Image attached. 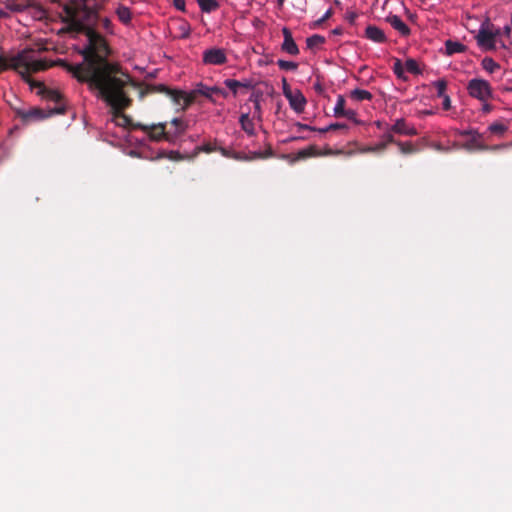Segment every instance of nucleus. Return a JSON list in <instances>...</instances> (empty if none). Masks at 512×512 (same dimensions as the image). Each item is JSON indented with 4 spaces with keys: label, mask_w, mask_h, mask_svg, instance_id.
<instances>
[{
    "label": "nucleus",
    "mask_w": 512,
    "mask_h": 512,
    "mask_svg": "<svg viewBox=\"0 0 512 512\" xmlns=\"http://www.w3.org/2000/svg\"><path fill=\"white\" fill-rule=\"evenodd\" d=\"M62 8L65 15L61 21L66 27L61 31L83 34L86 43L78 50L83 58L81 63L70 64L57 59L55 65L64 68L77 81L86 83L90 91L111 107L115 117H124L123 111L132 105L127 87L137 88L139 85L120 64L109 61L111 49L98 30V11L89 6L87 0H70Z\"/></svg>",
    "instance_id": "obj_1"
},
{
    "label": "nucleus",
    "mask_w": 512,
    "mask_h": 512,
    "mask_svg": "<svg viewBox=\"0 0 512 512\" xmlns=\"http://www.w3.org/2000/svg\"><path fill=\"white\" fill-rule=\"evenodd\" d=\"M52 66H56L54 61L37 58L33 49H24L10 59L0 56V73L13 69L25 82L30 81L31 74L45 71Z\"/></svg>",
    "instance_id": "obj_2"
},
{
    "label": "nucleus",
    "mask_w": 512,
    "mask_h": 512,
    "mask_svg": "<svg viewBox=\"0 0 512 512\" xmlns=\"http://www.w3.org/2000/svg\"><path fill=\"white\" fill-rule=\"evenodd\" d=\"M65 112H66V108H64L63 106L55 107V108L49 110L48 112L44 111L41 108H37V107H31L29 109H22V108L15 109L16 116L19 117L24 123H28V122L36 121V120H43V119L48 118L54 114L62 115V114H65Z\"/></svg>",
    "instance_id": "obj_3"
},
{
    "label": "nucleus",
    "mask_w": 512,
    "mask_h": 512,
    "mask_svg": "<svg viewBox=\"0 0 512 512\" xmlns=\"http://www.w3.org/2000/svg\"><path fill=\"white\" fill-rule=\"evenodd\" d=\"M136 128L146 132L149 138L153 141L165 140L169 143H174V136L170 132L166 131V123L152 125L138 123Z\"/></svg>",
    "instance_id": "obj_4"
},
{
    "label": "nucleus",
    "mask_w": 512,
    "mask_h": 512,
    "mask_svg": "<svg viewBox=\"0 0 512 512\" xmlns=\"http://www.w3.org/2000/svg\"><path fill=\"white\" fill-rule=\"evenodd\" d=\"M147 93H164L166 94L172 102L179 106V110L182 111V99H183V91L182 90H176L171 89L163 84H153L148 85L146 88V91H141L140 97H144Z\"/></svg>",
    "instance_id": "obj_5"
},
{
    "label": "nucleus",
    "mask_w": 512,
    "mask_h": 512,
    "mask_svg": "<svg viewBox=\"0 0 512 512\" xmlns=\"http://www.w3.org/2000/svg\"><path fill=\"white\" fill-rule=\"evenodd\" d=\"M489 22H485L481 25L478 34L476 36L477 44L486 49L493 50L495 49L496 38L501 35L500 29H497L495 32L488 29Z\"/></svg>",
    "instance_id": "obj_6"
},
{
    "label": "nucleus",
    "mask_w": 512,
    "mask_h": 512,
    "mask_svg": "<svg viewBox=\"0 0 512 512\" xmlns=\"http://www.w3.org/2000/svg\"><path fill=\"white\" fill-rule=\"evenodd\" d=\"M469 95L481 101L487 100L491 95V88L487 81L482 79H472L467 86Z\"/></svg>",
    "instance_id": "obj_7"
},
{
    "label": "nucleus",
    "mask_w": 512,
    "mask_h": 512,
    "mask_svg": "<svg viewBox=\"0 0 512 512\" xmlns=\"http://www.w3.org/2000/svg\"><path fill=\"white\" fill-rule=\"evenodd\" d=\"M26 83H28L31 88H39L38 94L47 100L55 102L57 104L56 107L63 106L65 108V105L62 103L63 96L58 91L47 88L42 82L35 81L31 77L30 81H26Z\"/></svg>",
    "instance_id": "obj_8"
},
{
    "label": "nucleus",
    "mask_w": 512,
    "mask_h": 512,
    "mask_svg": "<svg viewBox=\"0 0 512 512\" xmlns=\"http://www.w3.org/2000/svg\"><path fill=\"white\" fill-rule=\"evenodd\" d=\"M197 95H202L209 100L214 101L210 87L200 84L195 90L189 93L183 91L182 111L186 110L192 103L195 102Z\"/></svg>",
    "instance_id": "obj_9"
},
{
    "label": "nucleus",
    "mask_w": 512,
    "mask_h": 512,
    "mask_svg": "<svg viewBox=\"0 0 512 512\" xmlns=\"http://www.w3.org/2000/svg\"><path fill=\"white\" fill-rule=\"evenodd\" d=\"M4 4L11 12H23L30 7H34L41 13V15L45 14V10L37 5L33 0H6Z\"/></svg>",
    "instance_id": "obj_10"
},
{
    "label": "nucleus",
    "mask_w": 512,
    "mask_h": 512,
    "mask_svg": "<svg viewBox=\"0 0 512 512\" xmlns=\"http://www.w3.org/2000/svg\"><path fill=\"white\" fill-rule=\"evenodd\" d=\"M203 62L207 65H222L227 62V56L221 48H210L203 52Z\"/></svg>",
    "instance_id": "obj_11"
},
{
    "label": "nucleus",
    "mask_w": 512,
    "mask_h": 512,
    "mask_svg": "<svg viewBox=\"0 0 512 512\" xmlns=\"http://www.w3.org/2000/svg\"><path fill=\"white\" fill-rule=\"evenodd\" d=\"M272 156H273V150L270 145L268 146L267 150H265L264 152L254 151V152H249L248 154L241 153V152L232 154V158H234L236 160H241V161H252V160H256V159H266V158H269Z\"/></svg>",
    "instance_id": "obj_12"
},
{
    "label": "nucleus",
    "mask_w": 512,
    "mask_h": 512,
    "mask_svg": "<svg viewBox=\"0 0 512 512\" xmlns=\"http://www.w3.org/2000/svg\"><path fill=\"white\" fill-rule=\"evenodd\" d=\"M282 34L284 41L282 43L281 49L290 55L299 54V48L292 37L291 31L287 27H284L282 29Z\"/></svg>",
    "instance_id": "obj_13"
},
{
    "label": "nucleus",
    "mask_w": 512,
    "mask_h": 512,
    "mask_svg": "<svg viewBox=\"0 0 512 512\" xmlns=\"http://www.w3.org/2000/svg\"><path fill=\"white\" fill-rule=\"evenodd\" d=\"M289 101L290 107L296 113H302L306 105V98L300 90H295L292 94L287 95L286 98Z\"/></svg>",
    "instance_id": "obj_14"
},
{
    "label": "nucleus",
    "mask_w": 512,
    "mask_h": 512,
    "mask_svg": "<svg viewBox=\"0 0 512 512\" xmlns=\"http://www.w3.org/2000/svg\"><path fill=\"white\" fill-rule=\"evenodd\" d=\"M466 150H487L488 146L482 142V135L477 131L468 138V140L462 145Z\"/></svg>",
    "instance_id": "obj_15"
},
{
    "label": "nucleus",
    "mask_w": 512,
    "mask_h": 512,
    "mask_svg": "<svg viewBox=\"0 0 512 512\" xmlns=\"http://www.w3.org/2000/svg\"><path fill=\"white\" fill-rule=\"evenodd\" d=\"M390 131L407 136H413L417 134V130L413 126H409L407 122L402 118L395 121V123L391 126Z\"/></svg>",
    "instance_id": "obj_16"
},
{
    "label": "nucleus",
    "mask_w": 512,
    "mask_h": 512,
    "mask_svg": "<svg viewBox=\"0 0 512 512\" xmlns=\"http://www.w3.org/2000/svg\"><path fill=\"white\" fill-rule=\"evenodd\" d=\"M386 20L402 36L410 35L409 27L401 20V18L399 16L391 15V16H388Z\"/></svg>",
    "instance_id": "obj_17"
},
{
    "label": "nucleus",
    "mask_w": 512,
    "mask_h": 512,
    "mask_svg": "<svg viewBox=\"0 0 512 512\" xmlns=\"http://www.w3.org/2000/svg\"><path fill=\"white\" fill-rule=\"evenodd\" d=\"M365 35L368 39L377 43H383L386 40L384 32L380 28L373 25H369L366 28Z\"/></svg>",
    "instance_id": "obj_18"
},
{
    "label": "nucleus",
    "mask_w": 512,
    "mask_h": 512,
    "mask_svg": "<svg viewBox=\"0 0 512 512\" xmlns=\"http://www.w3.org/2000/svg\"><path fill=\"white\" fill-rule=\"evenodd\" d=\"M445 49H446V54L448 56H451L456 53L465 52L467 47L460 42L447 40V41H445Z\"/></svg>",
    "instance_id": "obj_19"
},
{
    "label": "nucleus",
    "mask_w": 512,
    "mask_h": 512,
    "mask_svg": "<svg viewBox=\"0 0 512 512\" xmlns=\"http://www.w3.org/2000/svg\"><path fill=\"white\" fill-rule=\"evenodd\" d=\"M241 128L250 136L254 135L255 128L253 120L250 118L249 113H243L239 119Z\"/></svg>",
    "instance_id": "obj_20"
},
{
    "label": "nucleus",
    "mask_w": 512,
    "mask_h": 512,
    "mask_svg": "<svg viewBox=\"0 0 512 512\" xmlns=\"http://www.w3.org/2000/svg\"><path fill=\"white\" fill-rule=\"evenodd\" d=\"M116 14H117L119 20L123 24H125V25L130 24L131 19H132V14H131L130 9L127 6L119 5L118 8L116 9Z\"/></svg>",
    "instance_id": "obj_21"
},
{
    "label": "nucleus",
    "mask_w": 512,
    "mask_h": 512,
    "mask_svg": "<svg viewBox=\"0 0 512 512\" xmlns=\"http://www.w3.org/2000/svg\"><path fill=\"white\" fill-rule=\"evenodd\" d=\"M171 124L175 126V132L172 134L174 136V141L176 137L185 133L188 128L187 122L183 121L181 118H174L171 121Z\"/></svg>",
    "instance_id": "obj_22"
},
{
    "label": "nucleus",
    "mask_w": 512,
    "mask_h": 512,
    "mask_svg": "<svg viewBox=\"0 0 512 512\" xmlns=\"http://www.w3.org/2000/svg\"><path fill=\"white\" fill-rule=\"evenodd\" d=\"M201 10L206 13L213 12L219 8V3L216 0H197Z\"/></svg>",
    "instance_id": "obj_23"
},
{
    "label": "nucleus",
    "mask_w": 512,
    "mask_h": 512,
    "mask_svg": "<svg viewBox=\"0 0 512 512\" xmlns=\"http://www.w3.org/2000/svg\"><path fill=\"white\" fill-rule=\"evenodd\" d=\"M350 97H351V99L356 100V101H364V100H371L373 96L367 90L354 89L350 92Z\"/></svg>",
    "instance_id": "obj_24"
},
{
    "label": "nucleus",
    "mask_w": 512,
    "mask_h": 512,
    "mask_svg": "<svg viewBox=\"0 0 512 512\" xmlns=\"http://www.w3.org/2000/svg\"><path fill=\"white\" fill-rule=\"evenodd\" d=\"M481 65L483 69H485L489 73H494L496 70L500 68V65L490 57H485L482 60Z\"/></svg>",
    "instance_id": "obj_25"
},
{
    "label": "nucleus",
    "mask_w": 512,
    "mask_h": 512,
    "mask_svg": "<svg viewBox=\"0 0 512 512\" xmlns=\"http://www.w3.org/2000/svg\"><path fill=\"white\" fill-rule=\"evenodd\" d=\"M325 42V38L321 35L315 34L308 37L306 40L307 47L313 49L314 47L320 46Z\"/></svg>",
    "instance_id": "obj_26"
},
{
    "label": "nucleus",
    "mask_w": 512,
    "mask_h": 512,
    "mask_svg": "<svg viewBox=\"0 0 512 512\" xmlns=\"http://www.w3.org/2000/svg\"><path fill=\"white\" fill-rule=\"evenodd\" d=\"M249 101L253 102L254 104V113H253V117L255 118H258L259 120L261 119V104H260V96L257 94H252L249 98Z\"/></svg>",
    "instance_id": "obj_27"
},
{
    "label": "nucleus",
    "mask_w": 512,
    "mask_h": 512,
    "mask_svg": "<svg viewBox=\"0 0 512 512\" xmlns=\"http://www.w3.org/2000/svg\"><path fill=\"white\" fill-rule=\"evenodd\" d=\"M102 28L106 33L113 34V24L111 20L107 17L100 18L98 20V28Z\"/></svg>",
    "instance_id": "obj_28"
},
{
    "label": "nucleus",
    "mask_w": 512,
    "mask_h": 512,
    "mask_svg": "<svg viewBox=\"0 0 512 512\" xmlns=\"http://www.w3.org/2000/svg\"><path fill=\"white\" fill-rule=\"evenodd\" d=\"M277 65L281 70H285V71H289V70L295 71L298 68V64L296 62L286 61V60H282V59H279L277 61Z\"/></svg>",
    "instance_id": "obj_29"
},
{
    "label": "nucleus",
    "mask_w": 512,
    "mask_h": 512,
    "mask_svg": "<svg viewBox=\"0 0 512 512\" xmlns=\"http://www.w3.org/2000/svg\"><path fill=\"white\" fill-rule=\"evenodd\" d=\"M217 151L216 143L207 142L195 148L196 154L200 152L211 153Z\"/></svg>",
    "instance_id": "obj_30"
},
{
    "label": "nucleus",
    "mask_w": 512,
    "mask_h": 512,
    "mask_svg": "<svg viewBox=\"0 0 512 512\" xmlns=\"http://www.w3.org/2000/svg\"><path fill=\"white\" fill-rule=\"evenodd\" d=\"M405 69L412 74H420L418 63L415 59L409 58L405 62Z\"/></svg>",
    "instance_id": "obj_31"
},
{
    "label": "nucleus",
    "mask_w": 512,
    "mask_h": 512,
    "mask_svg": "<svg viewBox=\"0 0 512 512\" xmlns=\"http://www.w3.org/2000/svg\"><path fill=\"white\" fill-rule=\"evenodd\" d=\"M405 66H403L400 59H395L394 65H393V72L399 79H406L404 74Z\"/></svg>",
    "instance_id": "obj_32"
},
{
    "label": "nucleus",
    "mask_w": 512,
    "mask_h": 512,
    "mask_svg": "<svg viewBox=\"0 0 512 512\" xmlns=\"http://www.w3.org/2000/svg\"><path fill=\"white\" fill-rule=\"evenodd\" d=\"M345 99L342 95H339L337 97V103L335 105V108H334V115L336 117H340L342 115V113L345 111Z\"/></svg>",
    "instance_id": "obj_33"
},
{
    "label": "nucleus",
    "mask_w": 512,
    "mask_h": 512,
    "mask_svg": "<svg viewBox=\"0 0 512 512\" xmlns=\"http://www.w3.org/2000/svg\"><path fill=\"white\" fill-rule=\"evenodd\" d=\"M507 129L508 128L506 125L499 122L492 123L489 126V131L493 134H503L505 131H507Z\"/></svg>",
    "instance_id": "obj_34"
},
{
    "label": "nucleus",
    "mask_w": 512,
    "mask_h": 512,
    "mask_svg": "<svg viewBox=\"0 0 512 512\" xmlns=\"http://www.w3.org/2000/svg\"><path fill=\"white\" fill-rule=\"evenodd\" d=\"M400 152L403 154H411L415 152L414 146L409 142H397Z\"/></svg>",
    "instance_id": "obj_35"
},
{
    "label": "nucleus",
    "mask_w": 512,
    "mask_h": 512,
    "mask_svg": "<svg viewBox=\"0 0 512 512\" xmlns=\"http://www.w3.org/2000/svg\"><path fill=\"white\" fill-rule=\"evenodd\" d=\"M435 87L437 89V96L438 97H442V96H445L447 95L445 92H446V88H447V83L445 80L441 79V80H438L435 82Z\"/></svg>",
    "instance_id": "obj_36"
},
{
    "label": "nucleus",
    "mask_w": 512,
    "mask_h": 512,
    "mask_svg": "<svg viewBox=\"0 0 512 512\" xmlns=\"http://www.w3.org/2000/svg\"><path fill=\"white\" fill-rule=\"evenodd\" d=\"M224 84L227 88H229L233 92L234 95L237 94V91L240 88L239 81L235 80V79H226L224 81Z\"/></svg>",
    "instance_id": "obj_37"
},
{
    "label": "nucleus",
    "mask_w": 512,
    "mask_h": 512,
    "mask_svg": "<svg viewBox=\"0 0 512 512\" xmlns=\"http://www.w3.org/2000/svg\"><path fill=\"white\" fill-rule=\"evenodd\" d=\"M180 31H181V37L182 38H187L190 36V33H191V29H190V26L188 23L186 22H182L180 24V27H179Z\"/></svg>",
    "instance_id": "obj_38"
},
{
    "label": "nucleus",
    "mask_w": 512,
    "mask_h": 512,
    "mask_svg": "<svg viewBox=\"0 0 512 512\" xmlns=\"http://www.w3.org/2000/svg\"><path fill=\"white\" fill-rule=\"evenodd\" d=\"M386 147H387V142L381 141L380 143L376 144L373 147H368L367 149H365V151H367V152L383 151Z\"/></svg>",
    "instance_id": "obj_39"
},
{
    "label": "nucleus",
    "mask_w": 512,
    "mask_h": 512,
    "mask_svg": "<svg viewBox=\"0 0 512 512\" xmlns=\"http://www.w3.org/2000/svg\"><path fill=\"white\" fill-rule=\"evenodd\" d=\"M282 88H283V94L286 98H287V95H290L294 92L291 90L290 85L288 84L286 78L282 79Z\"/></svg>",
    "instance_id": "obj_40"
},
{
    "label": "nucleus",
    "mask_w": 512,
    "mask_h": 512,
    "mask_svg": "<svg viewBox=\"0 0 512 512\" xmlns=\"http://www.w3.org/2000/svg\"><path fill=\"white\" fill-rule=\"evenodd\" d=\"M313 147H310L308 149H303V150H300L298 152V157L299 158H306V157H309L311 155H313Z\"/></svg>",
    "instance_id": "obj_41"
},
{
    "label": "nucleus",
    "mask_w": 512,
    "mask_h": 512,
    "mask_svg": "<svg viewBox=\"0 0 512 512\" xmlns=\"http://www.w3.org/2000/svg\"><path fill=\"white\" fill-rule=\"evenodd\" d=\"M240 88L252 89L254 88V83L252 80L245 79L243 81H239Z\"/></svg>",
    "instance_id": "obj_42"
},
{
    "label": "nucleus",
    "mask_w": 512,
    "mask_h": 512,
    "mask_svg": "<svg viewBox=\"0 0 512 512\" xmlns=\"http://www.w3.org/2000/svg\"><path fill=\"white\" fill-rule=\"evenodd\" d=\"M329 129H330V131H332V130H346L347 129V125L343 124V123H333V124L329 125Z\"/></svg>",
    "instance_id": "obj_43"
},
{
    "label": "nucleus",
    "mask_w": 512,
    "mask_h": 512,
    "mask_svg": "<svg viewBox=\"0 0 512 512\" xmlns=\"http://www.w3.org/2000/svg\"><path fill=\"white\" fill-rule=\"evenodd\" d=\"M391 132H392V131H390V130H389V132H388V133H386L385 135H383V140H382V142H387V145H388V144H390V143H396V144H397V142L395 141V139H394V137H393V135H392V133H391Z\"/></svg>",
    "instance_id": "obj_44"
},
{
    "label": "nucleus",
    "mask_w": 512,
    "mask_h": 512,
    "mask_svg": "<svg viewBox=\"0 0 512 512\" xmlns=\"http://www.w3.org/2000/svg\"><path fill=\"white\" fill-rule=\"evenodd\" d=\"M340 117H345L350 120H354L356 117V112L354 110H345Z\"/></svg>",
    "instance_id": "obj_45"
},
{
    "label": "nucleus",
    "mask_w": 512,
    "mask_h": 512,
    "mask_svg": "<svg viewBox=\"0 0 512 512\" xmlns=\"http://www.w3.org/2000/svg\"><path fill=\"white\" fill-rule=\"evenodd\" d=\"M441 98H443V109L449 110L451 108L450 97L448 95H445V96H442Z\"/></svg>",
    "instance_id": "obj_46"
},
{
    "label": "nucleus",
    "mask_w": 512,
    "mask_h": 512,
    "mask_svg": "<svg viewBox=\"0 0 512 512\" xmlns=\"http://www.w3.org/2000/svg\"><path fill=\"white\" fill-rule=\"evenodd\" d=\"M296 127L299 131H303V130H310V131H313V130H316L315 127H312V126H309L307 124H302V123H297L296 124Z\"/></svg>",
    "instance_id": "obj_47"
},
{
    "label": "nucleus",
    "mask_w": 512,
    "mask_h": 512,
    "mask_svg": "<svg viewBox=\"0 0 512 512\" xmlns=\"http://www.w3.org/2000/svg\"><path fill=\"white\" fill-rule=\"evenodd\" d=\"M174 6L181 11L185 9V0H173Z\"/></svg>",
    "instance_id": "obj_48"
},
{
    "label": "nucleus",
    "mask_w": 512,
    "mask_h": 512,
    "mask_svg": "<svg viewBox=\"0 0 512 512\" xmlns=\"http://www.w3.org/2000/svg\"><path fill=\"white\" fill-rule=\"evenodd\" d=\"M357 18V14L355 12H348L346 14V20L351 23V24H354L355 20Z\"/></svg>",
    "instance_id": "obj_49"
},
{
    "label": "nucleus",
    "mask_w": 512,
    "mask_h": 512,
    "mask_svg": "<svg viewBox=\"0 0 512 512\" xmlns=\"http://www.w3.org/2000/svg\"><path fill=\"white\" fill-rule=\"evenodd\" d=\"M168 158L171 160H180L182 159V156L177 151H170L168 154Z\"/></svg>",
    "instance_id": "obj_50"
},
{
    "label": "nucleus",
    "mask_w": 512,
    "mask_h": 512,
    "mask_svg": "<svg viewBox=\"0 0 512 512\" xmlns=\"http://www.w3.org/2000/svg\"><path fill=\"white\" fill-rule=\"evenodd\" d=\"M332 15V10H328L323 16L322 18H320L318 21H317V24H321L323 22H325L326 20H328Z\"/></svg>",
    "instance_id": "obj_51"
},
{
    "label": "nucleus",
    "mask_w": 512,
    "mask_h": 512,
    "mask_svg": "<svg viewBox=\"0 0 512 512\" xmlns=\"http://www.w3.org/2000/svg\"><path fill=\"white\" fill-rule=\"evenodd\" d=\"M473 132H475V130H461L458 131V135L469 138L473 134Z\"/></svg>",
    "instance_id": "obj_52"
},
{
    "label": "nucleus",
    "mask_w": 512,
    "mask_h": 512,
    "mask_svg": "<svg viewBox=\"0 0 512 512\" xmlns=\"http://www.w3.org/2000/svg\"><path fill=\"white\" fill-rule=\"evenodd\" d=\"M217 151H219L223 156L225 157H232V154L226 150L225 148H222V147H217Z\"/></svg>",
    "instance_id": "obj_53"
},
{
    "label": "nucleus",
    "mask_w": 512,
    "mask_h": 512,
    "mask_svg": "<svg viewBox=\"0 0 512 512\" xmlns=\"http://www.w3.org/2000/svg\"><path fill=\"white\" fill-rule=\"evenodd\" d=\"M505 147H506V145H494V146H491V147L488 146L487 150L496 151V150H499V149H502V148H505Z\"/></svg>",
    "instance_id": "obj_54"
},
{
    "label": "nucleus",
    "mask_w": 512,
    "mask_h": 512,
    "mask_svg": "<svg viewBox=\"0 0 512 512\" xmlns=\"http://www.w3.org/2000/svg\"><path fill=\"white\" fill-rule=\"evenodd\" d=\"M510 34H511V28L509 26H505L503 29V35H505L506 37L509 38Z\"/></svg>",
    "instance_id": "obj_55"
},
{
    "label": "nucleus",
    "mask_w": 512,
    "mask_h": 512,
    "mask_svg": "<svg viewBox=\"0 0 512 512\" xmlns=\"http://www.w3.org/2000/svg\"><path fill=\"white\" fill-rule=\"evenodd\" d=\"M217 95H220L223 98H226L228 96V93L224 89L219 88V91H218Z\"/></svg>",
    "instance_id": "obj_56"
},
{
    "label": "nucleus",
    "mask_w": 512,
    "mask_h": 512,
    "mask_svg": "<svg viewBox=\"0 0 512 512\" xmlns=\"http://www.w3.org/2000/svg\"><path fill=\"white\" fill-rule=\"evenodd\" d=\"M315 131H318V132H320V133H326V132H329V131H330V129H329V125H328V126H326V127H324V128H316V130H315Z\"/></svg>",
    "instance_id": "obj_57"
},
{
    "label": "nucleus",
    "mask_w": 512,
    "mask_h": 512,
    "mask_svg": "<svg viewBox=\"0 0 512 512\" xmlns=\"http://www.w3.org/2000/svg\"><path fill=\"white\" fill-rule=\"evenodd\" d=\"M210 89H211V93H212V95H213V94H217V93H218V91H219V87H210Z\"/></svg>",
    "instance_id": "obj_58"
},
{
    "label": "nucleus",
    "mask_w": 512,
    "mask_h": 512,
    "mask_svg": "<svg viewBox=\"0 0 512 512\" xmlns=\"http://www.w3.org/2000/svg\"><path fill=\"white\" fill-rule=\"evenodd\" d=\"M342 33L341 28H336L333 30V34L340 35Z\"/></svg>",
    "instance_id": "obj_59"
},
{
    "label": "nucleus",
    "mask_w": 512,
    "mask_h": 512,
    "mask_svg": "<svg viewBox=\"0 0 512 512\" xmlns=\"http://www.w3.org/2000/svg\"><path fill=\"white\" fill-rule=\"evenodd\" d=\"M7 16H8V14L5 11L0 10V18H4V17H7Z\"/></svg>",
    "instance_id": "obj_60"
},
{
    "label": "nucleus",
    "mask_w": 512,
    "mask_h": 512,
    "mask_svg": "<svg viewBox=\"0 0 512 512\" xmlns=\"http://www.w3.org/2000/svg\"><path fill=\"white\" fill-rule=\"evenodd\" d=\"M284 1H285V0H278V3H279L280 5H282Z\"/></svg>",
    "instance_id": "obj_61"
},
{
    "label": "nucleus",
    "mask_w": 512,
    "mask_h": 512,
    "mask_svg": "<svg viewBox=\"0 0 512 512\" xmlns=\"http://www.w3.org/2000/svg\"><path fill=\"white\" fill-rule=\"evenodd\" d=\"M484 109H485L486 111H489V110H490L489 106H487V105L485 106V108H484Z\"/></svg>",
    "instance_id": "obj_62"
}]
</instances>
